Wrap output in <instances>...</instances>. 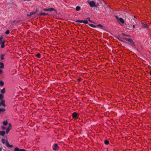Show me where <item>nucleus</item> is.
Listing matches in <instances>:
<instances>
[{
    "label": "nucleus",
    "instance_id": "obj_31",
    "mask_svg": "<svg viewBox=\"0 0 151 151\" xmlns=\"http://www.w3.org/2000/svg\"><path fill=\"white\" fill-rule=\"evenodd\" d=\"M96 26L99 27L101 28H102L103 27V26L101 24H100L97 25Z\"/></svg>",
    "mask_w": 151,
    "mask_h": 151
},
{
    "label": "nucleus",
    "instance_id": "obj_19",
    "mask_svg": "<svg viewBox=\"0 0 151 151\" xmlns=\"http://www.w3.org/2000/svg\"><path fill=\"white\" fill-rule=\"evenodd\" d=\"M86 19H88L89 22H91L92 23H95L93 21H92V20H91L90 18H89V17H87V18H86Z\"/></svg>",
    "mask_w": 151,
    "mask_h": 151
},
{
    "label": "nucleus",
    "instance_id": "obj_15",
    "mask_svg": "<svg viewBox=\"0 0 151 151\" xmlns=\"http://www.w3.org/2000/svg\"><path fill=\"white\" fill-rule=\"evenodd\" d=\"M76 9L77 11H79L81 9V8L80 6H78L76 7Z\"/></svg>",
    "mask_w": 151,
    "mask_h": 151
},
{
    "label": "nucleus",
    "instance_id": "obj_12",
    "mask_svg": "<svg viewBox=\"0 0 151 151\" xmlns=\"http://www.w3.org/2000/svg\"><path fill=\"white\" fill-rule=\"evenodd\" d=\"M4 43L5 41H2L0 43V44H1V47L2 48H3L4 47L5 45H4Z\"/></svg>",
    "mask_w": 151,
    "mask_h": 151
},
{
    "label": "nucleus",
    "instance_id": "obj_37",
    "mask_svg": "<svg viewBox=\"0 0 151 151\" xmlns=\"http://www.w3.org/2000/svg\"><path fill=\"white\" fill-rule=\"evenodd\" d=\"M38 11H39V10H38L37 9H36V11L35 12H35V14H36V13Z\"/></svg>",
    "mask_w": 151,
    "mask_h": 151
},
{
    "label": "nucleus",
    "instance_id": "obj_22",
    "mask_svg": "<svg viewBox=\"0 0 151 151\" xmlns=\"http://www.w3.org/2000/svg\"><path fill=\"white\" fill-rule=\"evenodd\" d=\"M36 56L38 58H40L41 57V54L40 53H37L36 55Z\"/></svg>",
    "mask_w": 151,
    "mask_h": 151
},
{
    "label": "nucleus",
    "instance_id": "obj_35",
    "mask_svg": "<svg viewBox=\"0 0 151 151\" xmlns=\"http://www.w3.org/2000/svg\"><path fill=\"white\" fill-rule=\"evenodd\" d=\"M1 127L3 130H5L6 129V128L4 126H2Z\"/></svg>",
    "mask_w": 151,
    "mask_h": 151
},
{
    "label": "nucleus",
    "instance_id": "obj_28",
    "mask_svg": "<svg viewBox=\"0 0 151 151\" xmlns=\"http://www.w3.org/2000/svg\"><path fill=\"white\" fill-rule=\"evenodd\" d=\"M41 14H42V16H46L47 15H48V14L46 13H45L41 12Z\"/></svg>",
    "mask_w": 151,
    "mask_h": 151
},
{
    "label": "nucleus",
    "instance_id": "obj_41",
    "mask_svg": "<svg viewBox=\"0 0 151 151\" xmlns=\"http://www.w3.org/2000/svg\"><path fill=\"white\" fill-rule=\"evenodd\" d=\"M150 74L151 75V71H150Z\"/></svg>",
    "mask_w": 151,
    "mask_h": 151
},
{
    "label": "nucleus",
    "instance_id": "obj_29",
    "mask_svg": "<svg viewBox=\"0 0 151 151\" xmlns=\"http://www.w3.org/2000/svg\"><path fill=\"white\" fill-rule=\"evenodd\" d=\"M117 39L120 41H121L122 42H123V40H122V38L121 37H120L119 36L118 38H117Z\"/></svg>",
    "mask_w": 151,
    "mask_h": 151
},
{
    "label": "nucleus",
    "instance_id": "obj_1",
    "mask_svg": "<svg viewBox=\"0 0 151 151\" xmlns=\"http://www.w3.org/2000/svg\"><path fill=\"white\" fill-rule=\"evenodd\" d=\"M88 3L90 6L92 8L95 7L96 8L97 7L94 1H88Z\"/></svg>",
    "mask_w": 151,
    "mask_h": 151
},
{
    "label": "nucleus",
    "instance_id": "obj_8",
    "mask_svg": "<svg viewBox=\"0 0 151 151\" xmlns=\"http://www.w3.org/2000/svg\"><path fill=\"white\" fill-rule=\"evenodd\" d=\"M58 148V145L57 144H55L53 146V149L54 150H56Z\"/></svg>",
    "mask_w": 151,
    "mask_h": 151
},
{
    "label": "nucleus",
    "instance_id": "obj_44",
    "mask_svg": "<svg viewBox=\"0 0 151 151\" xmlns=\"http://www.w3.org/2000/svg\"><path fill=\"white\" fill-rule=\"evenodd\" d=\"M118 23H119V21H118Z\"/></svg>",
    "mask_w": 151,
    "mask_h": 151
},
{
    "label": "nucleus",
    "instance_id": "obj_14",
    "mask_svg": "<svg viewBox=\"0 0 151 151\" xmlns=\"http://www.w3.org/2000/svg\"><path fill=\"white\" fill-rule=\"evenodd\" d=\"M5 134V131H0V135H1L3 136H4Z\"/></svg>",
    "mask_w": 151,
    "mask_h": 151
},
{
    "label": "nucleus",
    "instance_id": "obj_16",
    "mask_svg": "<svg viewBox=\"0 0 151 151\" xmlns=\"http://www.w3.org/2000/svg\"><path fill=\"white\" fill-rule=\"evenodd\" d=\"M104 143L106 145H108L109 144V141L107 140H106L104 142Z\"/></svg>",
    "mask_w": 151,
    "mask_h": 151
},
{
    "label": "nucleus",
    "instance_id": "obj_11",
    "mask_svg": "<svg viewBox=\"0 0 151 151\" xmlns=\"http://www.w3.org/2000/svg\"><path fill=\"white\" fill-rule=\"evenodd\" d=\"M0 69H3L4 68V65L3 63L0 62Z\"/></svg>",
    "mask_w": 151,
    "mask_h": 151
},
{
    "label": "nucleus",
    "instance_id": "obj_13",
    "mask_svg": "<svg viewBox=\"0 0 151 151\" xmlns=\"http://www.w3.org/2000/svg\"><path fill=\"white\" fill-rule=\"evenodd\" d=\"M35 14V12H30L29 14H27V16L28 17H30L33 14Z\"/></svg>",
    "mask_w": 151,
    "mask_h": 151
},
{
    "label": "nucleus",
    "instance_id": "obj_17",
    "mask_svg": "<svg viewBox=\"0 0 151 151\" xmlns=\"http://www.w3.org/2000/svg\"><path fill=\"white\" fill-rule=\"evenodd\" d=\"M1 92L2 93H4L5 92V88H3L1 91Z\"/></svg>",
    "mask_w": 151,
    "mask_h": 151
},
{
    "label": "nucleus",
    "instance_id": "obj_40",
    "mask_svg": "<svg viewBox=\"0 0 151 151\" xmlns=\"http://www.w3.org/2000/svg\"><path fill=\"white\" fill-rule=\"evenodd\" d=\"M1 151V148H0V151Z\"/></svg>",
    "mask_w": 151,
    "mask_h": 151
},
{
    "label": "nucleus",
    "instance_id": "obj_36",
    "mask_svg": "<svg viewBox=\"0 0 151 151\" xmlns=\"http://www.w3.org/2000/svg\"><path fill=\"white\" fill-rule=\"evenodd\" d=\"M37 16H42L41 12V13H40L37 14Z\"/></svg>",
    "mask_w": 151,
    "mask_h": 151
},
{
    "label": "nucleus",
    "instance_id": "obj_24",
    "mask_svg": "<svg viewBox=\"0 0 151 151\" xmlns=\"http://www.w3.org/2000/svg\"><path fill=\"white\" fill-rule=\"evenodd\" d=\"M4 84V83L3 81H0V85L1 86H3Z\"/></svg>",
    "mask_w": 151,
    "mask_h": 151
},
{
    "label": "nucleus",
    "instance_id": "obj_6",
    "mask_svg": "<svg viewBox=\"0 0 151 151\" xmlns=\"http://www.w3.org/2000/svg\"><path fill=\"white\" fill-rule=\"evenodd\" d=\"M72 115L73 117V118H75L76 119H77L78 118V114L77 113L74 112L72 114Z\"/></svg>",
    "mask_w": 151,
    "mask_h": 151
},
{
    "label": "nucleus",
    "instance_id": "obj_38",
    "mask_svg": "<svg viewBox=\"0 0 151 151\" xmlns=\"http://www.w3.org/2000/svg\"><path fill=\"white\" fill-rule=\"evenodd\" d=\"M13 147V146L12 145H9V147L10 148H12Z\"/></svg>",
    "mask_w": 151,
    "mask_h": 151
},
{
    "label": "nucleus",
    "instance_id": "obj_30",
    "mask_svg": "<svg viewBox=\"0 0 151 151\" xmlns=\"http://www.w3.org/2000/svg\"><path fill=\"white\" fill-rule=\"evenodd\" d=\"M4 98V96L3 94H0V99H3Z\"/></svg>",
    "mask_w": 151,
    "mask_h": 151
},
{
    "label": "nucleus",
    "instance_id": "obj_42",
    "mask_svg": "<svg viewBox=\"0 0 151 151\" xmlns=\"http://www.w3.org/2000/svg\"><path fill=\"white\" fill-rule=\"evenodd\" d=\"M123 26H124V22H123Z\"/></svg>",
    "mask_w": 151,
    "mask_h": 151
},
{
    "label": "nucleus",
    "instance_id": "obj_7",
    "mask_svg": "<svg viewBox=\"0 0 151 151\" xmlns=\"http://www.w3.org/2000/svg\"><path fill=\"white\" fill-rule=\"evenodd\" d=\"M0 104L4 106H6V105H5V101L3 99H2L1 100V101L0 102Z\"/></svg>",
    "mask_w": 151,
    "mask_h": 151
},
{
    "label": "nucleus",
    "instance_id": "obj_9",
    "mask_svg": "<svg viewBox=\"0 0 151 151\" xmlns=\"http://www.w3.org/2000/svg\"><path fill=\"white\" fill-rule=\"evenodd\" d=\"M14 151H26L24 149H19L18 148L16 147L14 149Z\"/></svg>",
    "mask_w": 151,
    "mask_h": 151
},
{
    "label": "nucleus",
    "instance_id": "obj_10",
    "mask_svg": "<svg viewBox=\"0 0 151 151\" xmlns=\"http://www.w3.org/2000/svg\"><path fill=\"white\" fill-rule=\"evenodd\" d=\"M116 19L118 20H119V21L122 23H123V19L122 18H119L117 16H115Z\"/></svg>",
    "mask_w": 151,
    "mask_h": 151
},
{
    "label": "nucleus",
    "instance_id": "obj_4",
    "mask_svg": "<svg viewBox=\"0 0 151 151\" xmlns=\"http://www.w3.org/2000/svg\"><path fill=\"white\" fill-rule=\"evenodd\" d=\"M43 10L51 12L52 11H55V9L53 8H48L44 9Z\"/></svg>",
    "mask_w": 151,
    "mask_h": 151
},
{
    "label": "nucleus",
    "instance_id": "obj_20",
    "mask_svg": "<svg viewBox=\"0 0 151 151\" xmlns=\"http://www.w3.org/2000/svg\"><path fill=\"white\" fill-rule=\"evenodd\" d=\"M147 25L145 24H142V28H146L147 27Z\"/></svg>",
    "mask_w": 151,
    "mask_h": 151
},
{
    "label": "nucleus",
    "instance_id": "obj_33",
    "mask_svg": "<svg viewBox=\"0 0 151 151\" xmlns=\"http://www.w3.org/2000/svg\"><path fill=\"white\" fill-rule=\"evenodd\" d=\"M10 33L9 31V30H7L5 32V33L6 34L8 35Z\"/></svg>",
    "mask_w": 151,
    "mask_h": 151
},
{
    "label": "nucleus",
    "instance_id": "obj_25",
    "mask_svg": "<svg viewBox=\"0 0 151 151\" xmlns=\"http://www.w3.org/2000/svg\"><path fill=\"white\" fill-rule=\"evenodd\" d=\"M5 55L4 54H2L1 55V59L2 60H3L4 59V57Z\"/></svg>",
    "mask_w": 151,
    "mask_h": 151
},
{
    "label": "nucleus",
    "instance_id": "obj_2",
    "mask_svg": "<svg viewBox=\"0 0 151 151\" xmlns=\"http://www.w3.org/2000/svg\"><path fill=\"white\" fill-rule=\"evenodd\" d=\"M123 40H125L127 41L130 43H132L133 42V40L131 39L126 37V36L124 34V33H123Z\"/></svg>",
    "mask_w": 151,
    "mask_h": 151
},
{
    "label": "nucleus",
    "instance_id": "obj_26",
    "mask_svg": "<svg viewBox=\"0 0 151 151\" xmlns=\"http://www.w3.org/2000/svg\"><path fill=\"white\" fill-rule=\"evenodd\" d=\"M4 109H0V114L1 112H4L5 111Z\"/></svg>",
    "mask_w": 151,
    "mask_h": 151
},
{
    "label": "nucleus",
    "instance_id": "obj_5",
    "mask_svg": "<svg viewBox=\"0 0 151 151\" xmlns=\"http://www.w3.org/2000/svg\"><path fill=\"white\" fill-rule=\"evenodd\" d=\"M11 127H12L11 124V123H9V124L8 127L6 129V132L7 134L9 132V131L11 129Z\"/></svg>",
    "mask_w": 151,
    "mask_h": 151
},
{
    "label": "nucleus",
    "instance_id": "obj_23",
    "mask_svg": "<svg viewBox=\"0 0 151 151\" xmlns=\"http://www.w3.org/2000/svg\"><path fill=\"white\" fill-rule=\"evenodd\" d=\"M7 124H8V122L7 121H4L3 122V124L4 125H7Z\"/></svg>",
    "mask_w": 151,
    "mask_h": 151
},
{
    "label": "nucleus",
    "instance_id": "obj_27",
    "mask_svg": "<svg viewBox=\"0 0 151 151\" xmlns=\"http://www.w3.org/2000/svg\"><path fill=\"white\" fill-rule=\"evenodd\" d=\"M6 140L5 139H3L2 140V142L3 144H5L6 143Z\"/></svg>",
    "mask_w": 151,
    "mask_h": 151
},
{
    "label": "nucleus",
    "instance_id": "obj_34",
    "mask_svg": "<svg viewBox=\"0 0 151 151\" xmlns=\"http://www.w3.org/2000/svg\"><path fill=\"white\" fill-rule=\"evenodd\" d=\"M3 73V72L2 71V70L0 69V74H2Z\"/></svg>",
    "mask_w": 151,
    "mask_h": 151
},
{
    "label": "nucleus",
    "instance_id": "obj_32",
    "mask_svg": "<svg viewBox=\"0 0 151 151\" xmlns=\"http://www.w3.org/2000/svg\"><path fill=\"white\" fill-rule=\"evenodd\" d=\"M3 38V37L2 36L0 37V43L2 42V40Z\"/></svg>",
    "mask_w": 151,
    "mask_h": 151
},
{
    "label": "nucleus",
    "instance_id": "obj_3",
    "mask_svg": "<svg viewBox=\"0 0 151 151\" xmlns=\"http://www.w3.org/2000/svg\"><path fill=\"white\" fill-rule=\"evenodd\" d=\"M77 23H83L84 24H87L88 23V21L87 20H78L75 21Z\"/></svg>",
    "mask_w": 151,
    "mask_h": 151
},
{
    "label": "nucleus",
    "instance_id": "obj_21",
    "mask_svg": "<svg viewBox=\"0 0 151 151\" xmlns=\"http://www.w3.org/2000/svg\"><path fill=\"white\" fill-rule=\"evenodd\" d=\"M88 25L90 26L93 27V28H96L97 26L92 24H88Z\"/></svg>",
    "mask_w": 151,
    "mask_h": 151
},
{
    "label": "nucleus",
    "instance_id": "obj_18",
    "mask_svg": "<svg viewBox=\"0 0 151 151\" xmlns=\"http://www.w3.org/2000/svg\"><path fill=\"white\" fill-rule=\"evenodd\" d=\"M6 143H5V145L7 147H8L9 146V142L7 140H6Z\"/></svg>",
    "mask_w": 151,
    "mask_h": 151
},
{
    "label": "nucleus",
    "instance_id": "obj_39",
    "mask_svg": "<svg viewBox=\"0 0 151 151\" xmlns=\"http://www.w3.org/2000/svg\"><path fill=\"white\" fill-rule=\"evenodd\" d=\"M31 1V0H24V1Z\"/></svg>",
    "mask_w": 151,
    "mask_h": 151
},
{
    "label": "nucleus",
    "instance_id": "obj_43",
    "mask_svg": "<svg viewBox=\"0 0 151 151\" xmlns=\"http://www.w3.org/2000/svg\"><path fill=\"white\" fill-rule=\"evenodd\" d=\"M133 27H134V26H133Z\"/></svg>",
    "mask_w": 151,
    "mask_h": 151
}]
</instances>
